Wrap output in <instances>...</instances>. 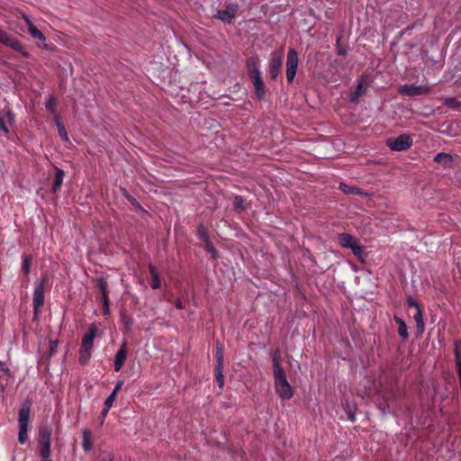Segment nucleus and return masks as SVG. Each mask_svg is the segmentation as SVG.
<instances>
[{"label": "nucleus", "mask_w": 461, "mask_h": 461, "mask_svg": "<svg viewBox=\"0 0 461 461\" xmlns=\"http://www.w3.org/2000/svg\"><path fill=\"white\" fill-rule=\"evenodd\" d=\"M92 437L90 429H84L82 430V447L86 452L90 451L93 447Z\"/></svg>", "instance_id": "5701e85b"}, {"label": "nucleus", "mask_w": 461, "mask_h": 461, "mask_svg": "<svg viewBox=\"0 0 461 461\" xmlns=\"http://www.w3.org/2000/svg\"><path fill=\"white\" fill-rule=\"evenodd\" d=\"M52 435V429L50 425H41L39 428L37 443L40 448V453H43L44 456H47L49 453H51L50 449V440Z\"/></svg>", "instance_id": "20e7f679"}, {"label": "nucleus", "mask_w": 461, "mask_h": 461, "mask_svg": "<svg viewBox=\"0 0 461 461\" xmlns=\"http://www.w3.org/2000/svg\"><path fill=\"white\" fill-rule=\"evenodd\" d=\"M32 256L31 254H23L22 256V267H21V270H22V273L25 276H28L30 272H31V267H32Z\"/></svg>", "instance_id": "a878e982"}, {"label": "nucleus", "mask_w": 461, "mask_h": 461, "mask_svg": "<svg viewBox=\"0 0 461 461\" xmlns=\"http://www.w3.org/2000/svg\"><path fill=\"white\" fill-rule=\"evenodd\" d=\"M357 241V239L349 233L342 232L338 235V242L342 248L349 249Z\"/></svg>", "instance_id": "412c9836"}, {"label": "nucleus", "mask_w": 461, "mask_h": 461, "mask_svg": "<svg viewBox=\"0 0 461 461\" xmlns=\"http://www.w3.org/2000/svg\"><path fill=\"white\" fill-rule=\"evenodd\" d=\"M366 92V87L364 86L362 81H358L356 89L350 95V101L353 104L359 103V97L364 95Z\"/></svg>", "instance_id": "b1692460"}, {"label": "nucleus", "mask_w": 461, "mask_h": 461, "mask_svg": "<svg viewBox=\"0 0 461 461\" xmlns=\"http://www.w3.org/2000/svg\"><path fill=\"white\" fill-rule=\"evenodd\" d=\"M0 42L7 47H10L15 51L22 54L23 58H30V53L26 51L19 40L9 34L7 32L0 29Z\"/></svg>", "instance_id": "1a4fd4ad"}, {"label": "nucleus", "mask_w": 461, "mask_h": 461, "mask_svg": "<svg viewBox=\"0 0 461 461\" xmlns=\"http://www.w3.org/2000/svg\"><path fill=\"white\" fill-rule=\"evenodd\" d=\"M64 176H65L64 170L58 167H55V179H54V182L52 185V192L53 193H57L59 190V188L63 183Z\"/></svg>", "instance_id": "393cba45"}, {"label": "nucleus", "mask_w": 461, "mask_h": 461, "mask_svg": "<svg viewBox=\"0 0 461 461\" xmlns=\"http://www.w3.org/2000/svg\"><path fill=\"white\" fill-rule=\"evenodd\" d=\"M298 68V53L294 48H289L285 63V74L288 83H293Z\"/></svg>", "instance_id": "0eeeda50"}, {"label": "nucleus", "mask_w": 461, "mask_h": 461, "mask_svg": "<svg viewBox=\"0 0 461 461\" xmlns=\"http://www.w3.org/2000/svg\"><path fill=\"white\" fill-rule=\"evenodd\" d=\"M149 271L151 277L150 286L152 289H158L161 287L160 277L158 269L152 264L149 265Z\"/></svg>", "instance_id": "4be33fe9"}, {"label": "nucleus", "mask_w": 461, "mask_h": 461, "mask_svg": "<svg viewBox=\"0 0 461 461\" xmlns=\"http://www.w3.org/2000/svg\"><path fill=\"white\" fill-rule=\"evenodd\" d=\"M14 122V114L11 110L5 113L0 112V130L4 131L5 135L9 133L7 123L13 125Z\"/></svg>", "instance_id": "dca6fc26"}, {"label": "nucleus", "mask_w": 461, "mask_h": 461, "mask_svg": "<svg viewBox=\"0 0 461 461\" xmlns=\"http://www.w3.org/2000/svg\"><path fill=\"white\" fill-rule=\"evenodd\" d=\"M110 461H113V459H110Z\"/></svg>", "instance_id": "864d4df0"}, {"label": "nucleus", "mask_w": 461, "mask_h": 461, "mask_svg": "<svg viewBox=\"0 0 461 461\" xmlns=\"http://www.w3.org/2000/svg\"><path fill=\"white\" fill-rule=\"evenodd\" d=\"M339 189L346 194H361L360 189L356 186H350L345 183H340Z\"/></svg>", "instance_id": "7c9ffc66"}, {"label": "nucleus", "mask_w": 461, "mask_h": 461, "mask_svg": "<svg viewBox=\"0 0 461 461\" xmlns=\"http://www.w3.org/2000/svg\"><path fill=\"white\" fill-rule=\"evenodd\" d=\"M123 385V381L120 380L116 383L115 384V387L113 389V391L112 393H115V394H117V393L121 390L122 386Z\"/></svg>", "instance_id": "49530a36"}, {"label": "nucleus", "mask_w": 461, "mask_h": 461, "mask_svg": "<svg viewBox=\"0 0 461 461\" xmlns=\"http://www.w3.org/2000/svg\"><path fill=\"white\" fill-rule=\"evenodd\" d=\"M196 236H197L198 240L203 241L204 244L211 241L210 238H209L208 231L203 222L199 223V225L197 227Z\"/></svg>", "instance_id": "cd10ccee"}, {"label": "nucleus", "mask_w": 461, "mask_h": 461, "mask_svg": "<svg viewBox=\"0 0 461 461\" xmlns=\"http://www.w3.org/2000/svg\"><path fill=\"white\" fill-rule=\"evenodd\" d=\"M394 321L398 325V334H399V336L402 339H408L409 333H408V329H407V325H406L405 321L402 318H400V317H398L396 315L394 316Z\"/></svg>", "instance_id": "bb28decb"}, {"label": "nucleus", "mask_w": 461, "mask_h": 461, "mask_svg": "<svg viewBox=\"0 0 461 461\" xmlns=\"http://www.w3.org/2000/svg\"><path fill=\"white\" fill-rule=\"evenodd\" d=\"M251 82L254 86L256 98L259 101L264 100L267 94V88L263 81V78L259 77L257 79H253L251 80Z\"/></svg>", "instance_id": "6ab92c4d"}, {"label": "nucleus", "mask_w": 461, "mask_h": 461, "mask_svg": "<svg viewBox=\"0 0 461 461\" xmlns=\"http://www.w3.org/2000/svg\"><path fill=\"white\" fill-rule=\"evenodd\" d=\"M283 65V50H276L271 52L268 62L267 73L272 80H276Z\"/></svg>", "instance_id": "6e6552de"}, {"label": "nucleus", "mask_w": 461, "mask_h": 461, "mask_svg": "<svg viewBox=\"0 0 461 461\" xmlns=\"http://www.w3.org/2000/svg\"><path fill=\"white\" fill-rule=\"evenodd\" d=\"M110 409L108 408H105L104 407L103 410H102V412H101V418H102V423L104 422V420H105L106 416H107V413L109 411Z\"/></svg>", "instance_id": "de8ad7c7"}, {"label": "nucleus", "mask_w": 461, "mask_h": 461, "mask_svg": "<svg viewBox=\"0 0 461 461\" xmlns=\"http://www.w3.org/2000/svg\"><path fill=\"white\" fill-rule=\"evenodd\" d=\"M443 104L447 107L455 110H458L461 107V101L457 100L456 97H447L444 100Z\"/></svg>", "instance_id": "2f4dec72"}, {"label": "nucleus", "mask_w": 461, "mask_h": 461, "mask_svg": "<svg viewBox=\"0 0 461 461\" xmlns=\"http://www.w3.org/2000/svg\"><path fill=\"white\" fill-rule=\"evenodd\" d=\"M39 47L41 48V49H48V45L47 44L39 45Z\"/></svg>", "instance_id": "603ef678"}, {"label": "nucleus", "mask_w": 461, "mask_h": 461, "mask_svg": "<svg viewBox=\"0 0 461 461\" xmlns=\"http://www.w3.org/2000/svg\"><path fill=\"white\" fill-rule=\"evenodd\" d=\"M32 402L31 399H25L22 406L19 410V433H18V440L21 444H24L28 439V428L30 422V413L32 411Z\"/></svg>", "instance_id": "7ed1b4c3"}, {"label": "nucleus", "mask_w": 461, "mask_h": 461, "mask_svg": "<svg viewBox=\"0 0 461 461\" xmlns=\"http://www.w3.org/2000/svg\"><path fill=\"white\" fill-rule=\"evenodd\" d=\"M10 376V369L5 366V363L0 361V379Z\"/></svg>", "instance_id": "79ce46f5"}, {"label": "nucleus", "mask_w": 461, "mask_h": 461, "mask_svg": "<svg viewBox=\"0 0 461 461\" xmlns=\"http://www.w3.org/2000/svg\"><path fill=\"white\" fill-rule=\"evenodd\" d=\"M233 206L236 211H243L244 207V198L240 195H236L233 200Z\"/></svg>", "instance_id": "ea45409f"}, {"label": "nucleus", "mask_w": 461, "mask_h": 461, "mask_svg": "<svg viewBox=\"0 0 461 461\" xmlns=\"http://www.w3.org/2000/svg\"><path fill=\"white\" fill-rule=\"evenodd\" d=\"M121 192L122 196L125 197L132 206L142 210L140 203L125 188H121Z\"/></svg>", "instance_id": "c756f323"}, {"label": "nucleus", "mask_w": 461, "mask_h": 461, "mask_svg": "<svg viewBox=\"0 0 461 461\" xmlns=\"http://www.w3.org/2000/svg\"><path fill=\"white\" fill-rule=\"evenodd\" d=\"M260 59L258 55L251 56L246 60V70L250 80L257 79L261 77Z\"/></svg>", "instance_id": "f8f14e48"}, {"label": "nucleus", "mask_w": 461, "mask_h": 461, "mask_svg": "<svg viewBox=\"0 0 461 461\" xmlns=\"http://www.w3.org/2000/svg\"><path fill=\"white\" fill-rule=\"evenodd\" d=\"M434 162L440 164L445 168H451L452 163H453V156L445 153V152H439L434 157Z\"/></svg>", "instance_id": "aec40b11"}, {"label": "nucleus", "mask_w": 461, "mask_h": 461, "mask_svg": "<svg viewBox=\"0 0 461 461\" xmlns=\"http://www.w3.org/2000/svg\"><path fill=\"white\" fill-rule=\"evenodd\" d=\"M240 10V5L237 3L230 2L225 4V8L218 10L213 18L221 21L224 23H230L236 17Z\"/></svg>", "instance_id": "9d476101"}, {"label": "nucleus", "mask_w": 461, "mask_h": 461, "mask_svg": "<svg viewBox=\"0 0 461 461\" xmlns=\"http://www.w3.org/2000/svg\"><path fill=\"white\" fill-rule=\"evenodd\" d=\"M95 288H97L102 294V300L109 299L108 283L104 276H98L93 279Z\"/></svg>", "instance_id": "a211bd4d"}, {"label": "nucleus", "mask_w": 461, "mask_h": 461, "mask_svg": "<svg viewBox=\"0 0 461 461\" xmlns=\"http://www.w3.org/2000/svg\"><path fill=\"white\" fill-rule=\"evenodd\" d=\"M376 406L382 411L383 414H387L391 412L390 403L384 402L382 398L376 402Z\"/></svg>", "instance_id": "4c0bfd02"}, {"label": "nucleus", "mask_w": 461, "mask_h": 461, "mask_svg": "<svg viewBox=\"0 0 461 461\" xmlns=\"http://www.w3.org/2000/svg\"><path fill=\"white\" fill-rule=\"evenodd\" d=\"M50 456H51V453H49L47 456H44L43 453H40L41 461H51Z\"/></svg>", "instance_id": "09e8293b"}, {"label": "nucleus", "mask_w": 461, "mask_h": 461, "mask_svg": "<svg viewBox=\"0 0 461 461\" xmlns=\"http://www.w3.org/2000/svg\"><path fill=\"white\" fill-rule=\"evenodd\" d=\"M96 332L97 325L95 323H91L87 332H86V334L83 336L78 358V361L82 366L86 365L90 360Z\"/></svg>", "instance_id": "f03ea898"}, {"label": "nucleus", "mask_w": 461, "mask_h": 461, "mask_svg": "<svg viewBox=\"0 0 461 461\" xmlns=\"http://www.w3.org/2000/svg\"><path fill=\"white\" fill-rule=\"evenodd\" d=\"M223 348L221 342L216 344V366L214 369L215 379L220 388L224 386L223 375Z\"/></svg>", "instance_id": "9b49d317"}, {"label": "nucleus", "mask_w": 461, "mask_h": 461, "mask_svg": "<svg viewBox=\"0 0 461 461\" xmlns=\"http://www.w3.org/2000/svg\"><path fill=\"white\" fill-rule=\"evenodd\" d=\"M342 36L340 34L336 36V49L339 56H346L348 54V48L341 44Z\"/></svg>", "instance_id": "72a5a7b5"}, {"label": "nucleus", "mask_w": 461, "mask_h": 461, "mask_svg": "<svg viewBox=\"0 0 461 461\" xmlns=\"http://www.w3.org/2000/svg\"><path fill=\"white\" fill-rule=\"evenodd\" d=\"M121 321L124 325L126 330H130L133 325V319L126 314L125 312H121Z\"/></svg>", "instance_id": "c9c22d12"}, {"label": "nucleus", "mask_w": 461, "mask_h": 461, "mask_svg": "<svg viewBox=\"0 0 461 461\" xmlns=\"http://www.w3.org/2000/svg\"><path fill=\"white\" fill-rule=\"evenodd\" d=\"M59 346L58 340H50V349H49V356L52 357L56 352Z\"/></svg>", "instance_id": "c03bdc74"}, {"label": "nucleus", "mask_w": 461, "mask_h": 461, "mask_svg": "<svg viewBox=\"0 0 461 461\" xmlns=\"http://www.w3.org/2000/svg\"><path fill=\"white\" fill-rule=\"evenodd\" d=\"M116 395L117 394H115V393H111L110 395L106 398L104 403V407L111 409L113 402L115 401Z\"/></svg>", "instance_id": "a19ab883"}, {"label": "nucleus", "mask_w": 461, "mask_h": 461, "mask_svg": "<svg viewBox=\"0 0 461 461\" xmlns=\"http://www.w3.org/2000/svg\"><path fill=\"white\" fill-rule=\"evenodd\" d=\"M46 280L42 279L41 282H39L33 291V310L34 313L37 314V312L40 311V309L44 304V286H45Z\"/></svg>", "instance_id": "ddd939ff"}, {"label": "nucleus", "mask_w": 461, "mask_h": 461, "mask_svg": "<svg viewBox=\"0 0 461 461\" xmlns=\"http://www.w3.org/2000/svg\"><path fill=\"white\" fill-rule=\"evenodd\" d=\"M127 341L124 340L114 356V371L119 372L127 359Z\"/></svg>", "instance_id": "2eb2a0df"}, {"label": "nucleus", "mask_w": 461, "mask_h": 461, "mask_svg": "<svg viewBox=\"0 0 461 461\" xmlns=\"http://www.w3.org/2000/svg\"><path fill=\"white\" fill-rule=\"evenodd\" d=\"M349 249L352 250L353 254L357 258H358L359 259L363 258V255H364L363 247L361 246V244L358 241L355 242Z\"/></svg>", "instance_id": "e433bc0d"}, {"label": "nucleus", "mask_w": 461, "mask_h": 461, "mask_svg": "<svg viewBox=\"0 0 461 461\" xmlns=\"http://www.w3.org/2000/svg\"><path fill=\"white\" fill-rule=\"evenodd\" d=\"M400 93L409 96H416L425 94L426 88L423 86L406 84L401 86Z\"/></svg>", "instance_id": "f3484780"}, {"label": "nucleus", "mask_w": 461, "mask_h": 461, "mask_svg": "<svg viewBox=\"0 0 461 461\" xmlns=\"http://www.w3.org/2000/svg\"><path fill=\"white\" fill-rule=\"evenodd\" d=\"M381 396L384 402H387L389 403L391 402H393L395 400V393L393 391V388L392 386L384 388L381 392Z\"/></svg>", "instance_id": "c85d7f7f"}, {"label": "nucleus", "mask_w": 461, "mask_h": 461, "mask_svg": "<svg viewBox=\"0 0 461 461\" xmlns=\"http://www.w3.org/2000/svg\"><path fill=\"white\" fill-rule=\"evenodd\" d=\"M102 303H103V314L108 315L110 313L109 299L102 300Z\"/></svg>", "instance_id": "a18cd8bd"}, {"label": "nucleus", "mask_w": 461, "mask_h": 461, "mask_svg": "<svg viewBox=\"0 0 461 461\" xmlns=\"http://www.w3.org/2000/svg\"><path fill=\"white\" fill-rule=\"evenodd\" d=\"M56 123H57L58 131H59L60 138L65 141H68V136L67 130H66L64 124L60 122V120L59 118H56Z\"/></svg>", "instance_id": "f704fd0d"}, {"label": "nucleus", "mask_w": 461, "mask_h": 461, "mask_svg": "<svg viewBox=\"0 0 461 461\" xmlns=\"http://www.w3.org/2000/svg\"><path fill=\"white\" fill-rule=\"evenodd\" d=\"M175 306H176V308H177V309H183V308H184V305H183V303H182V302H181V300H180V299H177V300L176 301V303H175Z\"/></svg>", "instance_id": "3c124183"}, {"label": "nucleus", "mask_w": 461, "mask_h": 461, "mask_svg": "<svg viewBox=\"0 0 461 461\" xmlns=\"http://www.w3.org/2000/svg\"><path fill=\"white\" fill-rule=\"evenodd\" d=\"M341 404L344 411L346 412L348 419L354 422L356 420V412L357 411V404L354 400L349 399L344 395L341 399Z\"/></svg>", "instance_id": "4468645a"}, {"label": "nucleus", "mask_w": 461, "mask_h": 461, "mask_svg": "<svg viewBox=\"0 0 461 461\" xmlns=\"http://www.w3.org/2000/svg\"><path fill=\"white\" fill-rule=\"evenodd\" d=\"M45 107L48 111L51 112V113H55L56 111V104H55V101L52 97H50L49 100L46 101L45 103Z\"/></svg>", "instance_id": "37998d69"}, {"label": "nucleus", "mask_w": 461, "mask_h": 461, "mask_svg": "<svg viewBox=\"0 0 461 461\" xmlns=\"http://www.w3.org/2000/svg\"><path fill=\"white\" fill-rule=\"evenodd\" d=\"M413 140L410 134L403 133L397 138H389L386 140V145L393 151H404L412 146Z\"/></svg>", "instance_id": "423d86ee"}, {"label": "nucleus", "mask_w": 461, "mask_h": 461, "mask_svg": "<svg viewBox=\"0 0 461 461\" xmlns=\"http://www.w3.org/2000/svg\"><path fill=\"white\" fill-rule=\"evenodd\" d=\"M28 32L34 39H38L41 41H44L46 40L44 34L35 25L29 27Z\"/></svg>", "instance_id": "473e14b6"}, {"label": "nucleus", "mask_w": 461, "mask_h": 461, "mask_svg": "<svg viewBox=\"0 0 461 461\" xmlns=\"http://www.w3.org/2000/svg\"><path fill=\"white\" fill-rule=\"evenodd\" d=\"M204 249L209 254H211V257L213 259H217L219 258V252L217 251V249H215V247L212 245V243L211 241L204 244Z\"/></svg>", "instance_id": "58836bf2"}, {"label": "nucleus", "mask_w": 461, "mask_h": 461, "mask_svg": "<svg viewBox=\"0 0 461 461\" xmlns=\"http://www.w3.org/2000/svg\"><path fill=\"white\" fill-rule=\"evenodd\" d=\"M23 19H24L26 24L28 25V28L31 26H34V24L32 23V22L30 20V18L27 15L23 14Z\"/></svg>", "instance_id": "8fccbe9b"}, {"label": "nucleus", "mask_w": 461, "mask_h": 461, "mask_svg": "<svg viewBox=\"0 0 461 461\" xmlns=\"http://www.w3.org/2000/svg\"><path fill=\"white\" fill-rule=\"evenodd\" d=\"M406 305L411 308L414 307L413 319L416 323V332L418 336H421L425 330V323L423 320V312L420 304L412 296L409 295L406 298Z\"/></svg>", "instance_id": "39448f33"}, {"label": "nucleus", "mask_w": 461, "mask_h": 461, "mask_svg": "<svg viewBox=\"0 0 461 461\" xmlns=\"http://www.w3.org/2000/svg\"><path fill=\"white\" fill-rule=\"evenodd\" d=\"M281 354L276 349L272 355L275 389L282 400H290L294 396V390L287 381L285 372L280 363Z\"/></svg>", "instance_id": "f257e3e1"}]
</instances>
